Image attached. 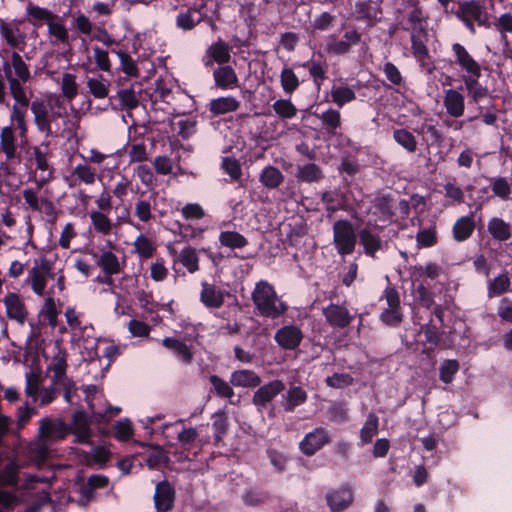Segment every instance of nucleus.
<instances>
[{
  "instance_id": "obj_1",
  "label": "nucleus",
  "mask_w": 512,
  "mask_h": 512,
  "mask_svg": "<svg viewBox=\"0 0 512 512\" xmlns=\"http://www.w3.org/2000/svg\"><path fill=\"white\" fill-rule=\"evenodd\" d=\"M252 301L261 316L271 319L283 315L288 309L278 297L273 285L265 280L256 283L252 292Z\"/></svg>"
},
{
  "instance_id": "obj_2",
  "label": "nucleus",
  "mask_w": 512,
  "mask_h": 512,
  "mask_svg": "<svg viewBox=\"0 0 512 512\" xmlns=\"http://www.w3.org/2000/svg\"><path fill=\"white\" fill-rule=\"evenodd\" d=\"M10 95L14 100L10 107V122L11 125L15 124L20 138L23 139L26 138L28 131L26 115L30 103L29 92L23 91L20 87L17 88V86L12 84Z\"/></svg>"
},
{
  "instance_id": "obj_3",
  "label": "nucleus",
  "mask_w": 512,
  "mask_h": 512,
  "mask_svg": "<svg viewBox=\"0 0 512 512\" xmlns=\"http://www.w3.org/2000/svg\"><path fill=\"white\" fill-rule=\"evenodd\" d=\"M52 262L45 258H37L33 261V266L28 270L26 283L31 287L34 294L43 296L46 292L49 279L54 278Z\"/></svg>"
},
{
  "instance_id": "obj_4",
  "label": "nucleus",
  "mask_w": 512,
  "mask_h": 512,
  "mask_svg": "<svg viewBox=\"0 0 512 512\" xmlns=\"http://www.w3.org/2000/svg\"><path fill=\"white\" fill-rule=\"evenodd\" d=\"M3 72L8 83L9 93L13 85L20 87L23 91H28L25 84L31 79V72L22 56L17 52H12L11 60L3 63Z\"/></svg>"
},
{
  "instance_id": "obj_5",
  "label": "nucleus",
  "mask_w": 512,
  "mask_h": 512,
  "mask_svg": "<svg viewBox=\"0 0 512 512\" xmlns=\"http://www.w3.org/2000/svg\"><path fill=\"white\" fill-rule=\"evenodd\" d=\"M356 234L348 220H338L333 225V243L340 255L353 253L356 246Z\"/></svg>"
},
{
  "instance_id": "obj_6",
  "label": "nucleus",
  "mask_w": 512,
  "mask_h": 512,
  "mask_svg": "<svg viewBox=\"0 0 512 512\" xmlns=\"http://www.w3.org/2000/svg\"><path fill=\"white\" fill-rule=\"evenodd\" d=\"M108 247H110V249L100 250V255L96 261V264L101 268V270L104 273L103 282L111 285L113 282L111 278L112 275H117L124 271V268L126 266V259L125 257H118L113 252V248H115V245L111 241H108Z\"/></svg>"
},
{
  "instance_id": "obj_7",
  "label": "nucleus",
  "mask_w": 512,
  "mask_h": 512,
  "mask_svg": "<svg viewBox=\"0 0 512 512\" xmlns=\"http://www.w3.org/2000/svg\"><path fill=\"white\" fill-rule=\"evenodd\" d=\"M70 434L69 426L60 418H42L39 421L38 437L48 444L63 440Z\"/></svg>"
},
{
  "instance_id": "obj_8",
  "label": "nucleus",
  "mask_w": 512,
  "mask_h": 512,
  "mask_svg": "<svg viewBox=\"0 0 512 512\" xmlns=\"http://www.w3.org/2000/svg\"><path fill=\"white\" fill-rule=\"evenodd\" d=\"M452 51L455 56V63L465 72L463 76H481V65L463 45L454 43Z\"/></svg>"
},
{
  "instance_id": "obj_9",
  "label": "nucleus",
  "mask_w": 512,
  "mask_h": 512,
  "mask_svg": "<svg viewBox=\"0 0 512 512\" xmlns=\"http://www.w3.org/2000/svg\"><path fill=\"white\" fill-rule=\"evenodd\" d=\"M69 426L70 433L75 437V442L89 444L91 442L92 432L90 420L83 411H77L73 414L72 422Z\"/></svg>"
},
{
  "instance_id": "obj_10",
  "label": "nucleus",
  "mask_w": 512,
  "mask_h": 512,
  "mask_svg": "<svg viewBox=\"0 0 512 512\" xmlns=\"http://www.w3.org/2000/svg\"><path fill=\"white\" fill-rule=\"evenodd\" d=\"M285 389V385L280 380H273L261 386L253 395L252 402L259 409L264 408L279 393Z\"/></svg>"
},
{
  "instance_id": "obj_11",
  "label": "nucleus",
  "mask_w": 512,
  "mask_h": 512,
  "mask_svg": "<svg viewBox=\"0 0 512 512\" xmlns=\"http://www.w3.org/2000/svg\"><path fill=\"white\" fill-rule=\"evenodd\" d=\"M274 339L281 348L293 350L301 343L303 334L297 326L287 325L277 330Z\"/></svg>"
},
{
  "instance_id": "obj_12",
  "label": "nucleus",
  "mask_w": 512,
  "mask_h": 512,
  "mask_svg": "<svg viewBox=\"0 0 512 512\" xmlns=\"http://www.w3.org/2000/svg\"><path fill=\"white\" fill-rule=\"evenodd\" d=\"M54 18H58V15L53 13L51 10L38 6L32 2L27 3L26 20L33 27L40 28L44 25L47 26Z\"/></svg>"
},
{
  "instance_id": "obj_13",
  "label": "nucleus",
  "mask_w": 512,
  "mask_h": 512,
  "mask_svg": "<svg viewBox=\"0 0 512 512\" xmlns=\"http://www.w3.org/2000/svg\"><path fill=\"white\" fill-rule=\"evenodd\" d=\"M329 441L328 433L323 428H316L308 433L300 443L301 451L306 455H313Z\"/></svg>"
},
{
  "instance_id": "obj_14",
  "label": "nucleus",
  "mask_w": 512,
  "mask_h": 512,
  "mask_svg": "<svg viewBox=\"0 0 512 512\" xmlns=\"http://www.w3.org/2000/svg\"><path fill=\"white\" fill-rule=\"evenodd\" d=\"M174 489L166 481L157 484L154 494V503L157 512H167L173 507Z\"/></svg>"
},
{
  "instance_id": "obj_15",
  "label": "nucleus",
  "mask_w": 512,
  "mask_h": 512,
  "mask_svg": "<svg viewBox=\"0 0 512 512\" xmlns=\"http://www.w3.org/2000/svg\"><path fill=\"white\" fill-rule=\"evenodd\" d=\"M323 314L325 316L326 321L334 327L337 328H345L348 326L353 317L350 315L349 311L340 305L330 304L326 308L323 309Z\"/></svg>"
},
{
  "instance_id": "obj_16",
  "label": "nucleus",
  "mask_w": 512,
  "mask_h": 512,
  "mask_svg": "<svg viewBox=\"0 0 512 512\" xmlns=\"http://www.w3.org/2000/svg\"><path fill=\"white\" fill-rule=\"evenodd\" d=\"M443 105L448 115L459 118L465 111L464 95L456 89H448L444 94Z\"/></svg>"
},
{
  "instance_id": "obj_17",
  "label": "nucleus",
  "mask_w": 512,
  "mask_h": 512,
  "mask_svg": "<svg viewBox=\"0 0 512 512\" xmlns=\"http://www.w3.org/2000/svg\"><path fill=\"white\" fill-rule=\"evenodd\" d=\"M7 317L23 324L27 317V311L24 302L18 294L8 293L4 300Z\"/></svg>"
},
{
  "instance_id": "obj_18",
  "label": "nucleus",
  "mask_w": 512,
  "mask_h": 512,
  "mask_svg": "<svg viewBox=\"0 0 512 512\" xmlns=\"http://www.w3.org/2000/svg\"><path fill=\"white\" fill-rule=\"evenodd\" d=\"M456 16L458 18L474 19L479 25L485 23L483 7L475 0L459 2Z\"/></svg>"
},
{
  "instance_id": "obj_19",
  "label": "nucleus",
  "mask_w": 512,
  "mask_h": 512,
  "mask_svg": "<svg viewBox=\"0 0 512 512\" xmlns=\"http://www.w3.org/2000/svg\"><path fill=\"white\" fill-rule=\"evenodd\" d=\"M34 117V123L39 131L44 132L46 136L52 134L48 110L42 100H35L30 106Z\"/></svg>"
},
{
  "instance_id": "obj_20",
  "label": "nucleus",
  "mask_w": 512,
  "mask_h": 512,
  "mask_svg": "<svg viewBox=\"0 0 512 512\" xmlns=\"http://www.w3.org/2000/svg\"><path fill=\"white\" fill-rule=\"evenodd\" d=\"M97 173L96 170L90 167L87 163L77 164L70 175L71 182L70 187L76 186V182L83 183L85 185H93L96 182Z\"/></svg>"
},
{
  "instance_id": "obj_21",
  "label": "nucleus",
  "mask_w": 512,
  "mask_h": 512,
  "mask_svg": "<svg viewBox=\"0 0 512 512\" xmlns=\"http://www.w3.org/2000/svg\"><path fill=\"white\" fill-rule=\"evenodd\" d=\"M162 345L173 351L174 355L183 363L190 364L192 362L193 353L185 342L173 337H166L162 340Z\"/></svg>"
},
{
  "instance_id": "obj_22",
  "label": "nucleus",
  "mask_w": 512,
  "mask_h": 512,
  "mask_svg": "<svg viewBox=\"0 0 512 512\" xmlns=\"http://www.w3.org/2000/svg\"><path fill=\"white\" fill-rule=\"evenodd\" d=\"M0 35L12 48H19L25 43V34L21 32L17 23H0Z\"/></svg>"
},
{
  "instance_id": "obj_23",
  "label": "nucleus",
  "mask_w": 512,
  "mask_h": 512,
  "mask_svg": "<svg viewBox=\"0 0 512 512\" xmlns=\"http://www.w3.org/2000/svg\"><path fill=\"white\" fill-rule=\"evenodd\" d=\"M230 383L235 387L254 388L260 385L261 378L252 370L241 369L231 374Z\"/></svg>"
},
{
  "instance_id": "obj_24",
  "label": "nucleus",
  "mask_w": 512,
  "mask_h": 512,
  "mask_svg": "<svg viewBox=\"0 0 512 512\" xmlns=\"http://www.w3.org/2000/svg\"><path fill=\"white\" fill-rule=\"evenodd\" d=\"M203 19V14L196 7L181 11L176 17V26L184 31L195 28Z\"/></svg>"
},
{
  "instance_id": "obj_25",
  "label": "nucleus",
  "mask_w": 512,
  "mask_h": 512,
  "mask_svg": "<svg viewBox=\"0 0 512 512\" xmlns=\"http://www.w3.org/2000/svg\"><path fill=\"white\" fill-rule=\"evenodd\" d=\"M201 302L208 308H219L224 303L223 292L207 282L202 283Z\"/></svg>"
},
{
  "instance_id": "obj_26",
  "label": "nucleus",
  "mask_w": 512,
  "mask_h": 512,
  "mask_svg": "<svg viewBox=\"0 0 512 512\" xmlns=\"http://www.w3.org/2000/svg\"><path fill=\"white\" fill-rule=\"evenodd\" d=\"M487 230L495 240L504 242L511 238V225L499 217H492L487 223Z\"/></svg>"
},
{
  "instance_id": "obj_27",
  "label": "nucleus",
  "mask_w": 512,
  "mask_h": 512,
  "mask_svg": "<svg viewBox=\"0 0 512 512\" xmlns=\"http://www.w3.org/2000/svg\"><path fill=\"white\" fill-rule=\"evenodd\" d=\"M353 501L352 492L341 488L327 495V502L333 512H339L347 508Z\"/></svg>"
},
{
  "instance_id": "obj_28",
  "label": "nucleus",
  "mask_w": 512,
  "mask_h": 512,
  "mask_svg": "<svg viewBox=\"0 0 512 512\" xmlns=\"http://www.w3.org/2000/svg\"><path fill=\"white\" fill-rule=\"evenodd\" d=\"M216 86L222 89H233L238 84V77L234 69L230 66L217 68L213 73Z\"/></svg>"
},
{
  "instance_id": "obj_29",
  "label": "nucleus",
  "mask_w": 512,
  "mask_h": 512,
  "mask_svg": "<svg viewBox=\"0 0 512 512\" xmlns=\"http://www.w3.org/2000/svg\"><path fill=\"white\" fill-rule=\"evenodd\" d=\"M0 148L8 160L16 156V137L12 125L5 126L1 129Z\"/></svg>"
},
{
  "instance_id": "obj_30",
  "label": "nucleus",
  "mask_w": 512,
  "mask_h": 512,
  "mask_svg": "<svg viewBox=\"0 0 512 512\" xmlns=\"http://www.w3.org/2000/svg\"><path fill=\"white\" fill-rule=\"evenodd\" d=\"M157 245L155 241L144 234H139L134 242V252L139 256L140 259H150L156 252Z\"/></svg>"
},
{
  "instance_id": "obj_31",
  "label": "nucleus",
  "mask_w": 512,
  "mask_h": 512,
  "mask_svg": "<svg viewBox=\"0 0 512 512\" xmlns=\"http://www.w3.org/2000/svg\"><path fill=\"white\" fill-rule=\"evenodd\" d=\"M307 397V392L303 388L299 386L290 387L284 396V410L287 412H293L297 406H300L306 402Z\"/></svg>"
},
{
  "instance_id": "obj_32",
  "label": "nucleus",
  "mask_w": 512,
  "mask_h": 512,
  "mask_svg": "<svg viewBox=\"0 0 512 512\" xmlns=\"http://www.w3.org/2000/svg\"><path fill=\"white\" fill-rule=\"evenodd\" d=\"M240 106V102L232 97H219L212 99L209 103V110L214 115H221L236 111Z\"/></svg>"
},
{
  "instance_id": "obj_33",
  "label": "nucleus",
  "mask_w": 512,
  "mask_h": 512,
  "mask_svg": "<svg viewBox=\"0 0 512 512\" xmlns=\"http://www.w3.org/2000/svg\"><path fill=\"white\" fill-rule=\"evenodd\" d=\"M479 78L480 76L462 77L465 89L471 100L475 103L479 102L481 99L485 98L488 95L487 88L479 83Z\"/></svg>"
},
{
  "instance_id": "obj_34",
  "label": "nucleus",
  "mask_w": 512,
  "mask_h": 512,
  "mask_svg": "<svg viewBox=\"0 0 512 512\" xmlns=\"http://www.w3.org/2000/svg\"><path fill=\"white\" fill-rule=\"evenodd\" d=\"M66 355L64 352H58L51 360L48 370L53 373L51 382L57 385L61 380L66 378Z\"/></svg>"
},
{
  "instance_id": "obj_35",
  "label": "nucleus",
  "mask_w": 512,
  "mask_h": 512,
  "mask_svg": "<svg viewBox=\"0 0 512 512\" xmlns=\"http://www.w3.org/2000/svg\"><path fill=\"white\" fill-rule=\"evenodd\" d=\"M475 229V223L472 216H463L459 218L453 226V236L457 241L468 239Z\"/></svg>"
},
{
  "instance_id": "obj_36",
  "label": "nucleus",
  "mask_w": 512,
  "mask_h": 512,
  "mask_svg": "<svg viewBox=\"0 0 512 512\" xmlns=\"http://www.w3.org/2000/svg\"><path fill=\"white\" fill-rule=\"evenodd\" d=\"M360 243L367 255L374 257L376 252L382 248V241L380 237L373 234L368 229H363L359 233Z\"/></svg>"
},
{
  "instance_id": "obj_37",
  "label": "nucleus",
  "mask_w": 512,
  "mask_h": 512,
  "mask_svg": "<svg viewBox=\"0 0 512 512\" xmlns=\"http://www.w3.org/2000/svg\"><path fill=\"white\" fill-rule=\"evenodd\" d=\"M259 181L267 188L279 187L284 181L282 172L274 166H266L259 176Z\"/></svg>"
},
{
  "instance_id": "obj_38",
  "label": "nucleus",
  "mask_w": 512,
  "mask_h": 512,
  "mask_svg": "<svg viewBox=\"0 0 512 512\" xmlns=\"http://www.w3.org/2000/svg\"><path fill=\"white\" fill-rule=\"evenodd\" d=\"M86 85L89 92L97 99H104L109 94L110 82L102 75L88 78Z\"/></svg>"
},
{
  "instance_id": "obj_39",
  "label": "nucleus",
  "mask_w": 512,
  "mask_h": 512,
  "mask_svg": "<svg viewBox=\"0 0 512 512\" xmlns=\"http://www.w3.org/2000/svg\"><path fill=\"white\" fill-rule=\"evenodd\" d=\"M90 219L93 229L104 236L109 235L113 229V223L105 212L92 211Z\"/></svg>"
},
{
  "instance_id": "obj_40",
  "label": "nucleus",
  "mask_w": 512,
  "mask_h": 512,
  "mask_svg": "<svg viewBox=\"0 0 512 512\" xmlns=\"http://www.w3.org/2000/svg\"><path fill=\"white\" fill-rule=\"evenodd\" d=\"M25 380L26 396L31 398L33 402H37V394L41 390L40 386L42 383L40 371L37 369L31 370L29 373H26Z\"/></svg>"
},
{
  "instance_id": "obj_41",
  "label": "nucleus",
  "mask_w": 512,
  "mask_h": 512,
  "mask_svg": "<svg viewBox=\"0 0 512 512\" xmlns=\"http://www.w3.org/2000/svg\"><path fill=\"white\" fill-rule=\"evenodd\" d=\"M180 263L188 270L189 273H195L199 270V258L195 248L187 246L179 253Z\"/></svg>"
},
{
  "instance_id": "obj_42",
  "label": "nucleus",
  "mask_w": 512,
  "mask_h": 512,
  "mask_svg": "<svg viewBox=\"0 0 512 512\" xmlns=\"http://www.w3.org/2000/svg\"><path fill=\"white\" fill-rule=\"evenodd\" d=\"M219 242L222 246L230 249L243 248L248 244L247 239L236 231H223L219 235Z\"/></svg>"
},
{
  "instance_id": "obj_43",
  "label": "nucleus",
  "mask_w": 512,
  "mask_h": 512,
  "mask_svg": "<svg viewBox=\"0 0 512 512\" xmlns=\"http://www.w3.org/2000/svg\"><path fill=\"white\" fill-rule=\"evenodd\" d=\"M59 84L64 98L72 100L77 96L79 86L76 80V75L72 73H64Z\"/></svg>"
},
{
  "instance_id": "obj_44",
  "label": "nucleus",
  "mask_w": 512,
  "mask_h": 512,
  "mask_svg": "<svg viewBox=\"0 0 512 512\" xmlns=\"http://www.w3.org/2000/svg\"><path fill=\"white\" fill-rule=\"evenodd\" d=\"M207 54L217 63L223 64L227 63L230 60V48L228 44H226L222 40H218L217 42L210 45L207 50Z\"/></svg>"
},
{
  "instance_id": "obj_45",
  "label": "nucleus",
  "mask_w": 512,
  "mask_h": 512,
  "mask_svg": "<svg viewBox=\"0 0 512 512\" xmlns=\"http://www.w3.org/2000/svg\"><path fill=\"white\" fill-rule=\"evenodd\" d=\"M393 139L397 144L410 153H414L417 149V140L415 136L404 128L396 129L393 132Z\"/></svg>"
},
{
  "instance_id": "obj_46",
  "label": "nucleus",
  "mask_w": 512,
  "mask_h": 512,
  "mask_svg": "<svg viewBox=\"0 0 512 512\" xmlns=\"http://www.w3.org/2000/svg\"><path fill=\"white\" fill-rule=\"evenodd\" d=\"M325 130L335 135L336 130L341 126V115L340 112L334 109H328L319 116Z\"/></svg>"
},
{
  "instance_id": "obj_47",
  "label": "nucleus",
  "mask_w": 512,
  "mask_h": 512,
  "mask_svg": "<svg viewBox=\"0 0 512 512\" xmlns=\"http://www.w3.org/2000/svg\"><path fill=\"white\" fill-rule=\"evenodd\" d=\"M331 97L332 101L338 107H342L356 98L353 89L347 86H333L331 89Z\"/></svg>"
},
{
  "instance_id": "obj_48",
  "label": "nucleus",
  "mask_w": 512,
  "mask_h": 512,
  "mask_svg": "<svg viewBox=\"0 0 512 512\" xmlns=\"http://www.w3.org/2000/svg\"><path fill=\"white\" fill-rule=\"evenodd\" d=\"M119 58L120 68L122 72L128 77H138L139 69L137 67L136 62L132 59V57L123 50L114 51Z\"/></svg>"
},
{
  "instance_id": "obj_49",
  "label": "nucleus",
  "mask_w": 512,
  "mask_h": 512,
  "mask_svg": "<svg viewBox=\"0 0 512 512\" xmlns=\"http://www.w3.org/2000/svg\"><path fill=\"white\" fill-rule=\"evenodd\" d=\"M426 32L411 33L413 55L421 62L428 57V49L426 47Z\"/></svg>"
},
{
  "instance_id": "obj_50",
  "label": "nucleus",
  "mask_w": 512,
  "mask_h": 512,
  "mask_svg": "<svg viewBox=\"0 0 512 512\" xmlns=\"http://www.w3.org/2000/svg\"><path fill=\"white\" fill-rule=\"evenodd\" d=\"M378 417L370 413L360 431V438L363 443H370L378 433Z\"/></svg>"
},
{
  "instance_id": "obj_51",
  "label": "nucleus",
  "mask_w": 512,
  "mask_h": 512,
  "mask_svg": "<svg viewBox=\"0 0 512 512\" xmlns=\"http://www.w3.org/2000/svg\"><path fill=\"white\" fill-rule=\"evenodd\" d=\"M48 34L55 38L57 41L61 43H67L69 39V32L64 23L60 20V18H54L47 25Z\"/></svg>"
},
{
  "instance_id": "obj_52",
  "label": "nucleus",
  "mask_w": 512,
  "mask_h": 512,
  "mask_svg": "<svg viewBox=\"0 0 512 512\" xmlns=\"http://www.w3.org/2000/svg\"><path fill=\"white\" fill-rule=\"evenodd\" d=\"M510 284V278L507 274L498 275L488 285V296L492 298L501 295L509 289Z\"/></svg>"
},
{
  "instance_id": "obj_53",
  "label": "nucleus",
  "mask_w": 512,
  "mask_h": 512,
  "mask_svg": "<svg viewBox=\"0 0 512 512\" xmlns=\"http://www.w3.org/2000/svg\"><path fill=\"white\" fill-rule=\"evenodd\" d=\"M297 177L304 182H316L322 177L320 168L314 163H308L298 168Z\"/></svg>"
},
{
  "instance_id": "obj_54",
  "label": "nucleus",
  "mask_w": 512,
  "mask_h": 512,
  "mask_svg": "<svg viewBox=\"0 0 512 512\" xmlns=\"http://www.w3.org/2000/svg\"><path fill=\"white\" fill-rule=\"evenodd\" d=\"M281 86L284 92L291 94L299 86V79L294 71L289 67H284L280 74Z\"/></svg>"
},
{
  "instance_id": "obj_55",
  "label": "nucleus",
  "mask_w": 512,
  "mask_h": 512,
  "mask_svg": "<svg viewBox=\"0 0 512 512\" xmlns=\"http://www.w3.org/2000/svg\"><path fill=\"white\" fill-rule=\"evenodd\" d=\"M92 52L96 68L103 72H110L112 68V62L110 60L108 51L99 46H94L92 48Z\"/></svg>"
},
{
  "instance_id": "obj_56",
  "label": "nucleus",
  "mask_w": 512,
  "mask_h": 512,
  "mask_svg": "<svg viewBox=\"0 0 512 512\" xmlns=\"http://www.w3.org/2000/svg\"><path fill=\"white\" fill-rule=\"evenodd\" d=\"M49 145L48 143H41L33 148V155L35 158L36 168L41 171H48L50 165L48 163Z\"/></svg>"
},
{
  "instance_id": "obj_57",
  "label": "nucleus",
  "mask_w": 512,
  "mask_h": 512,
  "mask_svg": "<svg viewBox=\"0 0 512 512\" xmlns=\"http://www.w3.org/2000/svg\"><path fill=\"white\" fill-rule=\"evenodd\" d=\"M408 22L410 24V29L415 33H424L426 32V20L423 15V12L418 7H414L408 15Z\"/></svg>"
},
{
  "instance_id": "obj_58",
  "label": "nucleus",
  "mask_w": 512,
  "mask_h": 512,
  "mask_svg": "<svg viewBox=\"0 0 512 512\" xmlns=\"http://www.w3.org/2000/svg\"><path fill=\"white\" fill-rule=\"evenodd\" d=\"M272 107L275 113L284 119H291L297 114V108L290 100L279 99L273 103Z\"/></svg>"
},
{
  "instance_id": "obj_59",
  "label": "nucleus",
  "mask_w": 512,
  "mask_h": 512,
  "mask_svg": "<svg viewBox=\"0 0 512 512\" xmlns=\"http://www.w3.org/2000/svg\"><path fill=\"white\" fill-rule=\"evenodd\" d=\"M459 370V363L456 360H445L439 367L440 380L446 384L451 383Z\"/></svg>"
},
{
  "instance_id": "obj_60",
  "label": "nucleus",
  "mask_w": 512,
  "mask_h": 512,
  "mask_svg": "<svg viewBox=\"0 0 512 512\" xmlns=\"http://www.w3.org/2000/svg\"><path fill=\"white\" fill-rule=\"evenodd\" d=\"M491 189L495 196L507 200L511 197V186L503 177L494 178L491 181Z\"/></svg>"
},
{
  "instance_id": "obj_61",
  "label": "nucleus",
  "mask_w": 512,
  "mask_h": 512,
  "mask_svg": "<svg viewBox=\"0 0 512 512\" xmlns=\"http://www.w3.org/2000/svg\"><path fill=\"white\" fill-rule=\"evenodd\" d=\"M209 379L218 396L227 399H231L234 396V390L228 382L224 381L217 375H211Z\"/></svg>"
},
{
  "instance_id": "obj_62",
  "label": "nucleus",
  "mask_w": 512,
  "mask_h": 512,
  "mask_svg": "<svg viewBox=\"0 0 512 512\" xmlns=\"http://www.w3.org/2000/svg\"><path fill=\"white\" fill-rule=\"evenodd\" d=\"M134 213L140 221L149 222L153 218L151 203L144 199H138L135 203Z\"/></svg>"
},
{
  "instance_id": "obj_63",
  "label": "nucleus",
  "mask_w": 512,
  "mask_h": 512,
  "mask_svg": "<svg viewBox=\"0 0 512 512\" xmlns=\"http://www.w3.org/2000/svg\"><path fill=\"white\" fill-rule=\"evenodd\" d=\"M19 468L20 466L15 462H9L3 472L0 473V485H15Z\"/></svg>"
},
{
  "instance_id": "obj_64",
  "label": "nucleus",
  "mask_w": 512,
  "mask_h": 512,
  "mask_svg": "<svg viewBox=\"0 0 512 512\" xmlns=\"http://www.w3.org/2000/svg\"><path fill=\"white\" fill-rule=\"evenodd\" d=\"M121 105L127 110L135 109L139 105V99L133 89H123L117 93Z\"/></svg>"
}]
</instances>
